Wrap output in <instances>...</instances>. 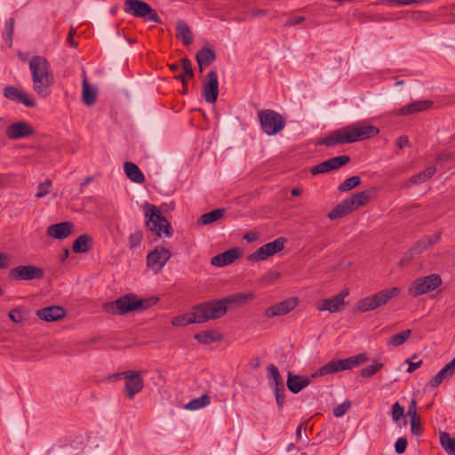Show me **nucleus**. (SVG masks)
Here are the masks:
<instances>
[{
  "label": "nucleus",
  "instance_id": "obj_1",
  "mask_svg": "<svg viewBox=\"0 0 455 455\" xmlns=\"http://www.w3.org/2000/svg\"><path fill=\"white\" fill-rule=\"evenodd\" d=\"M29 70L34 92L41 98H46L55 81L49 61L43 56H33L29 61Z\"/></svg>",
  "mask_w": 455,
  "mask_h": 455
},
{
  "label": "nucleus",
  "instance_id": "obj_2",
  "mask_svg": "<svg viewBox=\"0 0 455 455\" xmlns=\"http://www.w3.org/2000/svg\"><path fill=\"white\" fill-rule=\"evenodd\" d=\"M158 300L157 297L140 299L134 293H128L114 301L105 303L103 309L114 315H124L133 311L142 312L147 310L156 304Z\"/></svg>",
  "mask_w": 455,
  "mask_h": 455
},
{
  "label": "nucleus",
  "instance_id": "obj_3",
  "mask_svg": "<svg viewBox=\"0 0 455 455\" xmlns=\"http://www.w3.org/2000/svg\"><path fill=\"white\" fill-rule=\"evenodd\" d=\"M379 132L376 126L357 123L330 133L319 142H356L374 138Z\"/></svg>",
  "mask_w": 455,
  "mask_h": 455
},
{
  "label": "nucleus",
  "instance_id": "obj_4",
  "mask_svg": "<svg viewBox=\"0 0 455 455\" xmlns=\"http://www.w3.org/2000/svg\"><path fill=\"white\" fill-rule=\"evenodd\" d=\"M368 359L369 358L365 353H361L346 359L331 360L329 363L320 367L315 372L312 373L311 378L324 376L345 370H351L367 362Z\"/></svg>",
  "mask_w": 455,
  "mask_h": 455
},
{
  "label": "nucleus",
  "instance_id": "obj_5",
  "mask_svg": "<svg viewBox=\"0 0 455 455\" xmlns=\"http://www.w3.org/2000/svg\"><path fill=\"white\" fill-rule=\"evenodd\" d=\"M399 293L400 289L397 287L381 290L373 295L359 299L355 304V311L362 313L374 310L383 305H386L388 300L392 298L397 297Z\"/></svg>",
  "mask_w": 455,
  "mask_h": 455
},
{
  "label": "nucleus",
  "instance_id": "obj_6",
  "mask_svg": "<svg viewBox=\"0 0 455 455\" xmlns=\"http://www.w3.org/2000/svg\"><path fill=\"white\" fill-rule=\"evenodd\" d=\"M197 315L198 323H203L210 319H219L224 316L228 311L225 299H212L194 306Z\"/></svg>",
  "mask_w": 455,
  "mask_h": 455
},
{
  "label": "nucleus",
  "instance_id": "obj_7",
  "mask_svg": "<svg viewBox=\"0 0 455 455\" xmlns=\"http://www.w3.org/2000/svg\"><path fill=\"white\" fill-rule=\"evenodd\" d=\"M146 217L148 218L146 220L147 227L157 236L160 237L164 235L169 237L172 235L171 224L155 205H150L146 212Z\"/></svg>",
  "mask_w": 455,
  "mask_h": 455
},
{
  "label": "nucleus",
  "instance_id": "obj_8",
  "mask_svg": "<svg viewBox=\"0 0 455 455\" xmlns=\"http://www.w3.org/2000/svg\"><path fill=\"white\" fill-rule=\"evenodd\" d=\"M258 116L262 131L267 135H275L285 126L284 118L275 110L265 109L259 111Z\"/></svg>",
  "mask_w": 455,
  "mask_h": 455
},
{
  "label": "nucleus",
  "instance_id": "obj_9",
  "mask_svg": "<svg viewBox=\"0 0 455 455\" xmlns=\"http://www.w3.org/2000/svg\"><path fill=\"white\" fill-rule=\"evenodd\" d=\"M124 11L137 18H148V20L155 23H162L156 12L148 3L140 0H125Z\"/></svg>",
  "mask_w": 455,
  "mask_h": 455
},
{
  "label": "nucleus",
  "instance_id": "obj_10",
  "mask_svg": "<svg viewBox=\"0 0 455 455\" xmlns=\"http://www.w3.org/2000/svg\"><path fill=\"white\" fill-rule=\"evenodd\" d=\"M442 284V278L437 274H432L427 276L419 277L414 280L408 288V292L411 297L430 292Z\"/></svg>",
  "mask_w": 455,
  "mask_h": 455
},
{
  "label": "nucleus",
  "instance_id": "obj_11",
  "mask_svg": "<svg viewBox=\"0 0 455 455\" xmlns=\"http://www.w3.org/2000/svg\"><path fill=\"white\" fill-rule=\"evenodd\" d=\"M287 241V238L283 236L278 237L273 242L262 245L254 252L249 254L247 256V259L251 262L266 260L268 257L283 251Z\"/></svg>",
  "mask_w": 455,
  "mask_h": 455
},
{
  "label": "nucleus",
  "instance_id": "obj_12",
  "mask_svg": "<svg viewBox=\"0 0 455 455\" xmlns=\"http://www.w3.org/2000/svg\"><path fill=\"white\" fill-rule=\"evenodd\" d=\"M8 276L12 281L40 280L44 277V270L35 265H20L11 268Z\"/></svg>",
  "mask_w": 455,
  "mask_h": 455
},
{
  "label": "nucleus",
  "instance_id": "obj_13",
  "mask_svg": "<svg viewBox=\"0 0 455 455\" xmlns=\"http://www.w3.org/2000/svg\"><path fill=\"white\" fill-rule=\"evenodd\" d=\"M268 374V384L275 393V397L279 411L284 404L285 387L278 368L274 364H269L267 368Z\"/></svg>",
  "mask_w": 455,
  "mask_h": 455
},
{
  "label": "nucleus",
  "instance_id": "obj_14",
  "mask_svg": "<svg viewBox=\"0 0 455 455\" xmlns=\"http://www.w3.org/2000/svg\"><path fill=\"white\" fill-rule=\"evenodd\" d=\"M117 376H122L124 379V390L126 396L132 399L137 393L140 392L144 387V381L140 371H126Z\"/></svg>",
  "mask_w": 455,
  "mask_h": 455
},
{
  "label": "nucleus",
  "instance_id": "obj_15",
  "mask_svg": "<svg viewBox=\"0 0 455 455\" xmlns=\"http://www.w3.org/2000/svg\"><path fill=\"white\" fill-rule=\"evenodd\" d=\"M171 251L164 248L156 246L154 250L149 251L147 255V266L151 268L155 273H158L166 262L171 259Z\"/></svg>",
  "mask_w": 455,
  "mask_h": 455
},
{
  "label": "nucleus",
  "instance_id": "obj_16",
  "mask_svg": "<svg viewBox=\"0 0 455 455\" xmlns=\"http://www.w3.org/2000/svg\"><path fill=\"white\" fill-rule=\"evenodd\" d=\"M298 302L299 299L297 297L286 299L267 307L264 311V315L267 318L284 315L294 309L297 307Z\"/></svg>",
  "mask_w": 455,
  "mask_h": 455
},
{
  "label": "nucleus",
  "instance_id": "obj_17",
  "mask_svg": "<svg viewBox=\"0 0 455 455\" xmlns=\"http://www.w3.org/2000/svg\"><path fill=\"white\" fill-rule=\"evenodd\" d=\"M219 95V82L216 71L212 70L203 83V96L206 102L215 103Z\"/></svg>",
  "mask_w": 455,
  "mask_h": 455
},
{
  "label": "nucleus",
  "instance_id": "obj_18",
  "mask_svg": "<svg viewBox=\"0 0 455 455\" xmlns=\"http://www.w3.org/2000/svg\"><path fill=\"white\" fill-rule=\"evenodd\" d=\"M35 133L36 131L33 126L27 122L14 123L6 130V134L10 140L26 139Z\"/></svg>",
  "mask_w": 455,
  "mask_h": 455
},
{
  "label": "nucleus",
  "instance_id": "obj_19",
  "mask_svg": "<svg viewBox=\"0 0 455 455\" xmlns=\"http://www.w3.org/2000/svg\"><path fill=\"white\" fill-rule=\"evenodd\" d=\"M348 295V289L341 291L339 293L321 300L317 303V309L320 311H329L330 313H335L339 310L340 306L344 305V299Z\"/></svg>",
  "mask_w": 455,
  "mask_h": 455
},
{
  "label": "nucleus",
  "instance_id": "obj_20",
  "mask_svg": "<svg viewBox=\"0 0 455 455\" xmlns=\"http://www.w3.org/2000/svg\"><path fill=\"white\" fill-rule=\"evenodd\" d=\"M4 96L11 100L22 103L27 107L34 108L36 105V100L30 95L12 85L4 87Z\"/></svg>",
  "mask_w": 455,
  "mask_h": 455
},
{
  "label": "nucleus",
  "instance_id": "obj_21",
  "mask_svg": "<svg viewBox=\"0 0 455 455\" xmlns=\"http://www.w3.org/2000/svg\"><path fill=\"white\" fill-rule=\"evenodd\" d=\"M241 255V249L238 247H234L212 257L211 259V264L215 267H222L232 264L237 259H239Z\"/></svg>",
  "mask_w": 455,
  "mask_h": 455
},
{
  "label": "nucleus",
  "instance_id": "obj_22",
  "mask_svg": "<svg viewBox=\"0 0 455 455\" xmlns=\"http://www.w3.org/2000/svg\"><path fill=\"white\" fill-rule=\"evenodd\" d=\"M75 225L73 222L64 221L50 225L47 228L46 233L51 237L63 240L72 234Z\"/></svg>",
  "mask_w": 455,
  "mask_h": 455
},
{
  "label": "nucleus",
  "instance_id": "obj_23",
  "mask_svg": "<svg viewBox=\"0 0 455 455\" xmlns=\"http://www.w3.org/2000/svg\"><path fill=\"white\" fill-rule=\"evenodd\" d=\"M36 315L45 322H55L64 318L67 312L60 306H51L36 310Z\"/></svg>",
  "mask_w": 455,
  "mask_h": 455
},
{
  "label": "nucleus",
  "instance_id": "obj_24",
  "mask_svg": "<svg viewBox=\"0 0 455 455\" xmlns=\"http://www.w3.org/2000/svg\"><path fill=\"white\" fill-rule=\"evenodd\" d=\"M311 383L308 377L296 375L291 371L287 374L286 385L289 391L293 394L299 393L303 388L307 387Z\"/></svg>",
  "mask_w": 455,
  "mask_h": 455
},
{
  "label": "nucleus",
  "instance_id": "obj_25",
  "mask_svg": "<svg viewBox=\"0 0 455 455\" xmlns=\"http://www.w3.org/2000/svg\"><path fill=\"white\" fill-rule=\"evenodd\" d=\"M441 237V232L436 233L434 235H426L421 239L413 243L411 248L410 249V253L411 256L415 254H420L424 251L427 250L435 243H436Z\"/></svg>",
  "mask_w": 455,
  "mask_h": 455
},
{
  "label": "nucleus",
  "instance_id": "obj_26",
  "mask_svg": "<svg viewBox=\"0 0 455 455\" xmlns=\"http://www.w3.org/2000/svg\"><path fill=\"white\" fill-rule=\"evenodd\" d=\"M433 105L431 100H415L397 110V115L408 116L422 112L430 108Z\"/></svg>",
  "mask_w": 455,
  "mask_h": 455
},
{
  "label": "nucleus",
  "instance_id": "obj_27",
  "mask_svg": "<svg viewBox=\"0 0 455 455\" xmlns=\"http://www.w3.org/2000/svg\"><path fill=\"white\" fill-rule=\"evenodd\" d=\"M355 210L352 207V202L348 201L347 198L338 204L327 215L331 220H335L343 218Z\"/></svg>",
  "mask_w": 455,
  "mask_h": 455
},
{
  "label": "nucleus",
  "instance_id": "obj_28",
  "mask_svg": "<svg viewBox=\"0 0 455 455\" xmlns=\"http://www.w3.org/2000/svg\"><path fill=\"white\" fill-rule=\"evenodd\" d=\"M216 58V53L212 49L207 47L201 49L196 56L200 72H203L204 68L209 67Z\"/></svg>",
  "mask_w": 455,
  "mask_h": 455
},
{
  "label": "nucleus",
  "instance_id": "obj_29",
  "mask_svg": "<svg viewBox=\"0 0 455 455\" xmlns=\"http://www.w3.org/2000/svg\"><path fill=\"white\" fill-rule=\"evenodd\" d=\"M375 193V188H371L364 191L355 193L347 199L348 201L352 202V207L354 210H356L360 206H363L368 204V202L374 196Z\"/></svg>",
  "mask_w": 455,
  "mask_h": 455
},
{
  "label": "nucleus",
  "instance_id": "obj_30",
  "mask_svg": "<svg viewBox=\"0 0 455 455\" xmlns=\"http://www.w3.org/2000/svg\"><path fill=\"white\" fill-rule=\"evenodd\" d=\"M93 239L88 234L79 235L73 243L72 250L75 253H86L92 250Z\"/></svg>",
  "mask_w": 455,
  "mask_h": 455
},
{
  "label": "nucleus",
  "instance_id": "obj_31",
  "mask_svg": "<svg viewBox=\"0 0 455 455\" xmlns=\"http://www.w3.org/2000/svg\"><path fill=\"white\" fill-rule=\"evenodd\" d=\"M82 97L84 103L87 106H92L97 99V90L90 85L85 73L83 77Z\"/></svg>",
  "mask_w": 455,
  "mask_h": 455
},
{
  "label": "nucleus",
  "instance_id": "obj_32",
  "mask_svg": "<svg viewBox=\"0 0 455 455\" xmlns=\"http://www.w3.org/2000/svg\"><path fill=\"white\" fill-rule=\"evenodd\" d=\"M176 36L182 40L183 44L187 46L190 45L193 42L192 32L184 20H179L176 25Z\"/></svg>",
  "mask_w": 455,
  "mask_h": 455
},
{
  "label": "nucleus",
  "instance_id": "obj_33",
  "mask_svg": "<svg viewBox=\"0 0 455 455\" xmlns=\"http://www.w3.org/2000/svg\"><path fill=\"white\" fill-rule=\"evenodd\" d=\"M124 172L127 177L133 182L142 183L145 180V177L140 168L132 162H126L124 164Z\"/></svg>",
  "mask_w": 455,
  "mask_h": 455
},
{
  "label": "nucleus",
  "instance_id": "obj_34",
  "mask_svg": "<svg viewBox=\"0 0 455 455\" xmlns=\"http://www.w3.org/2000/svg\"><path fill=\"white\" fill-rule=\"evenodd\" d=\"M226 213V210L224 208H218L212 212L203 214L197 220L198 225H209L212 224L220 219H221Z\"/></svg>",
  "mask_w": 455,
  "mask_h": 455
},
{
  "label": "nucleus",
  "instance_id": "obj_35",
  "mask_svg": "<svg viewBox=\"0 0 455 455\" xmlns=\"http://www.w3.org/2000/svg\"><path fill=\"white\" fill-rule=\"evenodd\" d=\"M194 339L201 344H211L213 342H219L222 339V337L218 334L215 331H204L196 333Z\"/></svg>",
  "mask_w": 455,
  "mask_h": 455
},
{
  "label": "nucleus",
  "instance_id": "obj_36",
  "mask_svg": "<svg viewBox=\"0 0 455 455\" xmlns=\"http://www.w3.org/2000/svg\"><path fill=\"white\" fill-rule=\"evenodd\" d=\"M197 315L196 314V310L194 307L192 308V312L184 314L182 315H178L174 317L172 321V323L174 326H187L191 323H198Z\"/></svg>",
  "mask_w": 455,
  "mask_h": 455
},
{
  "label": "nucleus",
  "instance_id": "obj_37",
  "mask_svg": "<svg viewBox=\"0 0 455 455\" xmlns=\"http://www.w3.org/2000/svg\"><path fill=\"white\" fill-rule=\"evenodd\" d=\"M436 172L435 166H429L426 170L411 177L410 181L412 184L418 185L426 182L430 180Z\"/></svg>",
  "mask_w": 455,
  "mask_h": 455
},
{
  "label": "nucleus",
  "instance_id": "obj_38",
  "mask_svg": "<svg viewBox=\"0 0 455 455\" xmlns=\"http://www.w3.org/2000/svg\"><path fill=\"white\" fill-rule=\"evenodd\" d=\"M439 440L442 447L447 453L455 455V437H451L446 432H440Z\"/></svg>",
  "mask_w": 455,
  "mask_h": 455
},
{
  "label": "nucleus",
  "instance_id": "obj_39",
  "mask_svg": "<svg viewBox=\"0 0 455 455\" xmlns=\"http://www.w3.org/2000/svg\"><path fill=\"white\" fill-rule=\"evenodd\" d=\"M411 331L407 329L402 332L393 335L387 341V345L392 347H398L404 344L411 337Z\"/></svg>",
  "mask_w": 455,
  "mask_h": 455
},
{
  "label": "nucleus",
  "instance_id": "obj_40",
  "mask_svg": "<svg viewBox=\"0 0 455 455\" xmlns=\"http://www.w3.org/2000/svg\"><path fill=\"white\" fill-rule=\"evenodd\" d=\"M253 298V293H235L225 297L227 306L230 304H243Z\"/></svg>",
  "mask_w": 455,
  "mask_h": 455
},
{
  "label": "nucleus",
  "instance_id": "obj_41",
  "mask_svg": "<svg viewBox=\"0 0 455 455\" xmlns=\"http://www.w3.org/2000/svg\"><path fill=\"white\" fill-rule=\"evenodd\" d=\"M211 400L207 394H204L201 397L191 400L186 406V409L195 411L203 408L210 403Z\"/></svg>",
  "mask_w": 455,
  "mask_h": 455
},
{
  "label": "nucleus",
  "instance_id": "obj_42",
  "mask_svg": "<svg viewBox=\"0 0 455 455\" xmlns=\"http://www.w3.org/2000/svg\"><path fill=\"white\" fill-rule=\"evenodd\" d=\"M361 184V178L359 176H352L343 181L338 188L340 192L350 191Z\"/></svg>",
  "mask_w": 455,
  "mask_h": 455
},
{
  "label": "nucleus",
  "instance_id": "obj_43",
  "mask_svg": "<svg viewBox=\"0 0 455 455\" xmlns=\"http://www.w3.org/2000/svg\"><path fill=\"white\" fill-rule=\"evenodd\" d=\"M384 366V363H379L375 361V363H372L365 368H363L360 371V376L364 379H368L375 375L378 371H379Z\"/></svg>",
  "mask_w": 455,
  "mask_h": 455
},
{
  "label": "nucleus",
  "instance_id": "obj_44",
  "mask_svg": "<svg viewBox=\"0 0 455 455\" xmlns=\"http://www.w3.org/2000/svg\"><path fill=\"white\" fill-rule=\"evenodd\" d=\"M14 24L15 20L13 18H10L5 23L4 34L3 35V38L7 43L9 47L12 46Z\"/></svg>",
  "mask_w": 455,
  "mask_h": 455
},
{
  "label": "nucleus",
  "instance_id": "obj_45",
  "mask_svg": "<svg viewBox=\"0 0 455 455\" xmlns=\"http://www.w3.org/2000/svg\"><path fill=\"white\" fill-rule=\"evenodd\" d=\"M331 171H333V170H332V166L331 164V162L328 159V160L323 161L321 164L312 167L310 172H311V173L313 175H317V174H321V173H326V172H329Z\"/></svg>",
  "mask_w": 455,
  "mask_h": 455
},
{
  "label": "nucleus",
  "instance_id": "obj_46",
  "mask_svg": "<svg viewBox=\"0 0 455 455\" xmlns=\"http://www.w3.org/2000/svg\"><path fill=\"white\" fill-rule=\"evenodd\" d=\"M143 238L142 231H135L129 235L128 238V246L131 250H133L139 247L141 243Z\"/></svg>",
  "mask_w": 455,
  "mask_h": 455
},
{
  "label": "nucleus",
  "instance_id": "obj_47",
  "mask_svg": "<svg viewBox=\"0 0 455 455\" xmlns=\"http://www.w3.org/2000/svg\"><path fill=\"white\" fill-rule=\"evenodd\" d=\"M451 377L448 371L443 368L437 374H435L429 381L432 387H438L443 379Z\"/></svg>",
  "mask_w": 455,
  "mask_h": 455
},
{
  "label": "nucleus",
  "instance_id": "obj_48",
  "mask_svg": "<svg viewBox=\"0 0 455 455\" xmlns=\"http://www.w3.org/2000/svg\"><path fill=\"white\" fill-rule=\"evenodd\" d=\"M331 162V164L332 166V170H337L344 165H346L347 163L350 162V156L347 155H342L339 156H335L329 159Z\"/></svg>",
  "mask_w": 455,
  "mask_h": 455
},
{
  "label": "nucleus",
  "instance_id": "obj_49",
  "mask_svg": "<svg viewBox=\"0 0 455 455\" xmlns=\"http://www.w3.org/2000/svg\"><path fill=\"white\" fill-rule=\"evenodd\" d=\"M411 433L415 435H420L422 434L423 428L419 416L411 419Z\"/></svg>",
  "mask_w": 455,
  "mask_h": 455
},
{
  "label": "nucleus",
  "instance_id": "obj_50",
  "mask_svg": "<svg viewBox=\"0 0 455 455\" xmlns=\"http://www.w3.org/2000/svg\"><path fill=\"white\" fill-rule=\"evenodd\" d=\"M404 409L403 406L399 404L398 402H395L392 406V419L395 421H398L401 418L403 417Z\"/></svg>",
  "mask_w": 455,
  "mask_h": 455
},
{
  "label": "nucleus",
  "instance_id": "obj_51",
  "mask_svg": "<svg viewBox=\"0 0 455 455\" xmlns=\"http://www.w3.org/2000/svg\"><path fill=\"white\" fill-rule=\"evenodd\" d=\"M350 406L351 403L349 401H346L343 403L339 404L333 409V415L337 418L343 416Z\"/></svg>",
  "mask_w": 455,
  "mask_h": 455
},
{
  "label": "nucleus",
  "instance_id": "obj_52",
  "mask_svg": "<svg viewBox=\"0 0 455 455\" xmlns=\"http://www.w3.org/2000/svg\"><path fill=\"white\" fill-rule=\"evenodd\" d=\"M52 181L50 180H45L44 183H40L37 188L36 196L41 198L49 193L48 188L51 187Z\"/></svg>",
  "mask_w": 455,
  "mask_h": 455
},
{
  "label": "nucleus",
  "instance_id": "obj_53",
  "mask_svg": "<svg viewBox=\"0 0 455 455\" xmlns=\"http://www.w3.org/2000/svg\"><path fill=\"white\" fill-rule=\"evenodd\" d=\"M8 316L11 321L16 323H20L24 322V317L22 315V313L18 308L12 309L9 312Z\"/></svg>",
  "mask_w": 455,
  "mask_h": 455
},
{
  "label": "nucleus",
  "instance_id": "obj_54",
  "mask_svg": "<svg viewBox=\"0 0 455 455\" xmlns=\"http://www.w3.org/2000/svg\"><path fill=\"white\" fill-rule=\"evenodd\" d=\"M407 447V440L404 437L398 438L395 443V450L398 454H403Z\"/></svg>",
  "mask_w": 455,
  "mask_h": 455
},
{
  "label": "nucleus",
  "instance_id": "obj_55",
  "mask_svg": "<svg viewBox=\"0 0 455 455\" xmlns=\"http://www.w3.org/2000/svg\"><path fill=\"white\" fill-rule=\"evenodd\" d=\"M280 277L279 272H267L265 275L262 276L261 281L267 283H271L275 282Z\"/></svg>",
  "mask_w": 455,
  "mask_h": 455
},
{
  "label": "nucleus",
  "instance_id": "obj_56",
  "mask_svg": "<svg viewBox=\"0 0 455 455\" xmlns=\"http://www.w3.org/2000/svg\"><path fill=\"white\" fill-rule=\"evenodd\" d=\"M181 66H182V68L184 69L186 75H188L190 77H193L194 72L192 69V65H191L190 60L188 58H184L181 60Z\"/></svg>",
  "mask_w": 455,
  "mask_h": 455
},
{
  "label": "nucleus",
  "instance_id": "obj_57",
  "mask_svg": "<svg viewBox=\"0 0 455 455\" xmlns=\"http://www.w3.org/2000/svg\"><path fill=\"white\" fill-rule=\"evenodd\" d=\"M451 158H452V155L451 153L442 152L436 156L435 162L436 164H443V163L450 161Z\"/></svg>",
  "mask_w": 455,
  "mask_h": 455
},
{
  "label": "nucleus",
  "instance_id": "obj_58",
  "mask_svg": "<svg viewBox=\"0 0 455 455\" xmlns=\"http://www.w3.org/2000/svg\"><path fill=\"white\" fill-rule=\"evenodd\" d=\"M405 363L408 364L407 371L409 373L413 372L415 370H417L418 368H419L422 365V361L421 360H419V361H418L416 363H413V362H411V359H406Z\"/></svg>",
  "mask_w": 455,
  "mask_h": 455
},
{
  "label": "nucleus",
  "instance_id": "obj_59",
  "mask_svg": "<svg viewBox=\"0 0 455 455\" xmlns=\"http://www.w3.org/2000/svg\"><path fill=\"white\" fill-rule=\"evenodd\" d=\"M305 20V18L303 16H297V17H291L284 24L285 27H291L295 26L297 24L301 23Z\"/></svg>",
  "mask_w": 455,
  "mask_h": 455
},
{
  "label": "nucleus",
  "instance_id": "obj_60",
  "mask_svg": "<svg viewBox=\"0 0 455 455\" xmlns=\"http://www.w3.org/2000/svg\"><path fill=\"white\" fill-rule=\"evenodd\" d=\"M10 258L7 254L0 252V269H4L9 267Z\"/></svg>",
  "mask_w": 455,
  "mask_h": 455
},
{
  "label": "nucleus",
  "instance_id": "obj_61",
  "mask_svg": "<svg viewBox=\"0 0 455 455\" xmlns=\"http://www.w3.org/2000/svg\"><path fill=\"white\" fill-rule=\"evenodd\" d=\"M408 415L411 416V419H413L418 416L417 414V403L415 399H412L411 404L408 408Z\"/></svg>",
  "mask_w": 455,
  "mask_h": 455
},
{
  "label": "nucleus",
  "instance_id": "obj_62",
  "mask_svg": "<svg viewBox=\"0 0 455 455\" xmlns=\"http://www.w3.org/2000/svg\"><path fill=\"white\" fill-rule=\"evenodd\" d=\"M259 237V233L255 231H250L243 235V238L246 240L248 243H252L256 241Z\"/></svg>",
  "mask_w": 455,
  "mask_h": 455
},
{
  "label": "nucleus",
  "instance_id": "obj_63",
  "mask_svg": "<svg viewBox=\"0 0 455 455\" xmlns=\"http://www.w3.org/2000/svg\"><path fill=\"white\" fill-rule=\"evenodd\" d=\"M250 14L254 18L259 16H267L268 14V11L266 9H252L250 11Z\"/></svg>",
  "mask_w": 455,
  "mask_h": 455
},
{
  "label": "nucleus",
  "instance_id": "obj_64",
  "mask_svg": "<svg viewBox=\"0 0 455 455\" xmlns=\"http://www.w3.org/2000/svg\"><path fill=\"white\" fill-rule=\"evenodd\" d=\"M451 376L455 373V356L453 359L443 367Z\"/></svg>",
  "mask_w": 455,
  "mask_h": 455
}]
</instances>
